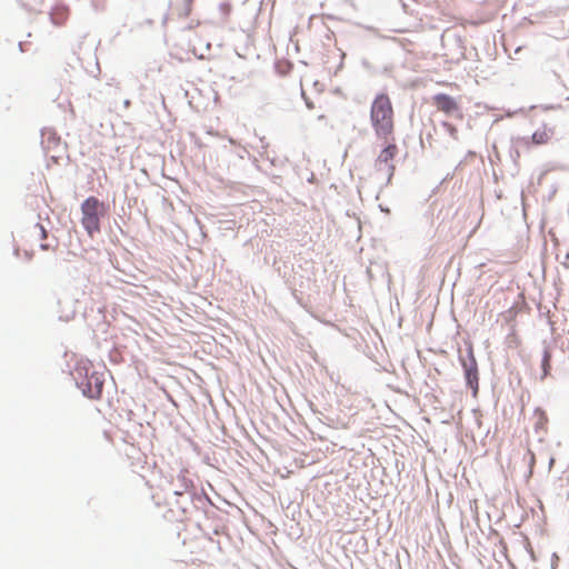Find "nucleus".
Returning <instances> with one entry per match:
<instances>
[{"label": "nucleus", "instance_id": "20e7f679", "mask_svg": "<svg viewBox=\"0 0 569 569\" xmlns=\"http://www.w3.org/2000/svg\"><path fill=\"white\" fill-rule=\"evenodd\" d=\"M431 103L439 112H442L447 117H452L458 120L463 119L460 102L455 97L446 93H437L431 98Z\"/></svg>", "mask_w": 569, "mask_h": 569}, {"label": "nucleus", "instance_id": "f257e3e1", "mask_svg": "<svg viewBox=\"0 0 569 569\" xmlns=\"http://www.w3.org/2000/svg\"><path fill=\"white\" fill-rule=\"evenodd\" d=\"M370 121L377 138L389 140L393 136L395 111L387 93L375 97L370 107Z\"/></svg>", "mask_w": 569, "mask_h": 569}, {"label": "nucleus", "instance_id": "39448f33", "mask_svg": "<svg viewBox=\"0 0 569 569\" xmlns=\"http://www.w3.org/2000/svg\"><path fill=\"white\" fill-rule=\"evenodd\" d=\"M531 123L539 124V127L533 131L530 138V142L532 144H547L552 140L555 134V127L551 123H548L545 120L539 119L537 116L531 117Z\"/></svg>", "mask_w": 569, "mask_h": 569}, {"label": "nucleus", "instance_id": "ddd939ff", "mask_svg": "<svg viewBox=\"0 0 569 569\" xmlns=\"http://www.w3.org/2000/svg\"><path fill=\"white\" fill-rule=\"evenodd\" d=\"M40 247H41V249H43V250H48V248H49V247H48V244H43V243H41V244H40Z\"/></svg>", "mask_w": 569, "mask_h": 569}, {"label": "nucleus", "instance_id": "6e6552de", "mask_svg": "<svg viewBox=\"0 0 569 569\" xmlns=\"http://www.w3.org/2000/svg\"><path fill=\"white\" fill-rule=\"evenodd\" d=\"M466 370V378L468 383L472 387L473 382L477 383L478 380V371H477V365L475 359H472V362L470 366L465 365Z\"/></svg>", "mask_w": 569, "mask_h": 569}, {"label": "nucleus", "instance_id": "f8f14e48", "mask_svg": "<svg viewBox=\"0 0 569 569\" xmlns=\"http://www.w3.org/2000/svg\"><path fill=\"white\" fill-rule=\"evenodd\" d=\"M550 353L546 351L542 359L543 376L548 375V370L550 368Z\"/></svg>", "mask_w": 569, "mask_h": 569}, {"label": "nucleus", "instance_id": "0eeeda50", "mask_svg": "<svg viewBox=\"0 0 569 569\" xmlns=\"http://www.w3.org/2000/svg\"><path fill=\"white\" fill-rule=\"evenodd\" d=\"M194 0H177L172 6V11L178 18H187L192 11Z\"/></svg>", "mask_w": 569, "mask_h": 569}, {"label": "nucleus", "instance_id": "1a4fd4ad", "mask_svg": "<svg viewBox=\"0 0 569 569\" xmlns=\"http://www.w3.org/2000/svg\"><path fill=\"white\" fill-rule=\"evenodd\" d=\"M535 416L537 418L536 429H545V427L548 422V417H547L546 412L541 409H537L535 411Z\"/></svg>", "mask_w": 569, "mask_h": 569}, {"label": "nucleus", "instance_id": "4468645a", "mask_svg": "<svg viewBox=\"0 0 569 569\" xmlns=\"http://www.w3.org/2000/svg\"><path fill=\"white\" fill-rule=\"evenodd\" d=\"M508 313L510 315V319H513L515 313L512 312V309H510V310L508 311Z\"/></svg>", "mask_w": 569, "mask_h": 569}, {"label": "nucleus", "instance_id": "9d476101", "mask_svg": "<svg viewBox=\"0 0 569 569\" xmlns=\"http://www.w3.org/2000/svg\"><path fill=\"white\" fill-rule=\"evenodd\" d=\"M442 127L453 140H458V129L456 126L448 121H443Z\"/></svg>", "mask_w": 569, "mask_h": 569}, {"label": "nucleus", "instance_id": "9b49d317", "mask_svg": "<svg viewBox=\"0 0 569 569\" xmlns=\"http://www.w3.org/2000/svg\"><path fill=\"white\" fill-rule=\"evenodd\" d=\"M33 232L40 240H43L47 238V231H46L44 227L40 223L34 224Z\"/></svg>", "mask_w": 569, "mask_h": 569}, {"label": "nucleus", "instance_id": "7ed1b4c3", "mask_svg": "<svg viewBox=\"0 0 569 569\" xmlns=\"http://www.w3.org/2000/svg\"><path fill=\"white\" fill-rule=\"evenodd\" d=\"M383 141L386 142V146L375 160L373 170L375 176L378 179L385 180L389 183L395 174V158L398 154L399 149L393 136L389 140Z\"/></svg>", "mask_w": 569, "mask_h": 569}, {"label": "nucleus", "instance_id": "f03ea898", "mask_svg": "<svg viewBox=\"0 0 569 569\" xmlns=\"http://www.w3.org/2000/svg\"><path fill=\"white\" fill-rule=\"evenodd\" d=\"M81 224L89 234L93 237L101 230L100 222L108 213V206L97 197H88L81 203Z\"/></svg>", "mask_w": 569, "mask_h": 569}, {"label": "nucleus", "instance_id": "423d86ee", "mask_svg": "<svg viewBox=\"0 0 569 569\" xmlns=\"http://www.w3.org/2000/svg\"><path fill=\"white\" fill-rule=\"evenodd\" d=\"M83 393L90 399H99L103 390V379L98 372H92L81 382Z\"/></svg>", "mask_w": 569, "mask_h": 569}]
</instances>
